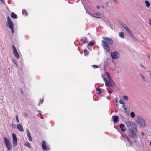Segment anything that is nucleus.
<instances>
[{
	"instance_id": "1",
	"label": "nucleus",
	"mask_w": 151,
	"mask_h": 151,
	"mask_svg": "<svg viewBox=\"0 0 151 151\" xmlns=\"http://www.w3.org/2000/svg\"><path fill=\"white\" fill-rule=\"evenodd\" d=\"M103 40L101 41V45L105 51L109 52L110 48L109 44H112L113 41L111 38L106 37H103Z\"/></svg>"
},
{
	"instance_id": "2",
	"label": "nucleus",
	"mask_w": 151,
	"mask_h": 151,
	"mask_svg": "<svg viewBox=\"0 0 151 151\" xmlns=\"http://www.w3.org/2000/svg\"><path fill=\"white\" fill-rule=\"evenodd\" d=\"M126 124L129 130L136 129V126L135 124L132 122L129 121H127L126 122Z\"/></svg>"
},
{
	"instance_id": "3",
	"label": "nucleus",
	"mask_w": 151,
	"mask_h": 151,
	"mask_svg": "<svg viewBox=\"0 0 151 151\" xmlns=\"http://www.w3.org/2000/svg\"><path fill=\"white\" fill-rule=\"evenodd\" d=\"M7 26L11 29L12 33L14 32V24L13 22L10 20L9 17H7V21L6 23Z\"/></svg>"
},
{
	"instance_id": "4",
	"label": "nucleus",
	"mask_w": 151,
	"mask_h": 151,
	"mask_svg": "<svg viewBox=\"0 0 151 151\" xmlns=\"http://www.w3.org/2000/svg\"><path fill=\"white\" fill-rule=\"evenodd\" d=\"M121 25L128 32L131 36L132 37L133 39H134V35L133 34L132 32H131L130 29L123 22H121L120 23Z\"/></svg>"
},
{
	"instance_id": "5",
	"label": "nucleus",
	"mask_w": 151,
	"mask_h": 151,
	"mask_svg": "<svg viewBox=\"0 0 151 151\" xmlns=\"http://www.w3.org/2000/svg\"><path fill=\"white\" fill-rule=\"evenodd\" d=\"M4 141L7 149L10 150L12 149V145L9 139L6 137H4Z\"/></svg>"
},
{
	"instance_id": "6",
	"label": "nucleus",
	"mask_w": 151,
	"mask_h": 151,
	"mask_svg": "<svg viewBox=\"0 0 151 151\" xmlns=\"http://www.w3.org/2000/svg\"><path fill=\"white\" fill-rule=\"evenodd\" d=\"M137 123L142 127H146V123L145 122L144 119L139 117V118L137 120Z\"/></svg>"
},
{
	"instance_id": "7",
	"label": "nucleus",
	"mask_w": 151,
	"mask_h": 151,
	"mask_svg": "<svg viewBox=\"0 0 151 151\" xmlns=\"http://www.w3.org/2000/svg\"><path fill=\"white\" fill-rule=\"evenodd\" d=\"M13 49V53L16 58L17 59H18L19 57V54L17 51L16 47L14 45H13L12 46Z\"/></svg>"
},
{
	"instance_id": "8",
	"label": "nucleus",
	"mask_w": 151,
	"mask_h": 151,
	"mask_svg": "<svg viewBox=\"0 0 151 151\" xmlns=\"http://www.w3.org/2000/svg\"><path fill=\"white\" fill-rule=\"evenodd\" d=\"M118 52L116 51H115L114 52L111 53V55L113 59H117L118 58Z\"/></svg>"
},
{
	"instance_id": "9",
	"label": "nucleus",
	"mask_w": 151,
	"mask_h": 151,
	"mask_svg": "<svg viewBox=\"0 0 151 151\" xmlns=\"http://www.w3.org/2000/svg\"><path fill=\"white\" fill-rule=\"evenodd\" d=\"M134 129H133L129 130L130 132L131 133L130 136L132 138L136 139H137V137L135 133L134 132Z\"/></svg>"
},
{
	"instance_id": "10",
	"label": "nucleus",
	"mask_w": 151,
	"mask_h": 151,
	"mask_svg": "<svg viewBox=\"0 0 151 151\" xmlns=\"http://www.w3.org/2000/svg\"><path fill=\"white\" fill-rule=\"evenodd\" d=\"M26 132L27 135L28 140L30 141H32V139L31 137V134L30 133L28 129H26Z\"/></svg>"
},
{
	"instance_id": "11",
	"label": "nucleus",
	"mask_w": 151,
	"mask_h": 151,
	"mask_svg": "<svg viewBox=\"0 0 151 151\" xmlns=\"http://www.w3.org/2000/svg\"><path fill=\"white\" fill-rule=\"evenodd\" d=\"M112 82V81H107L105 83V84L108 86L110 87H112L113 86V85L111 83Z\"/></svg>"
},
{
	"instance_id": "12",
	"label": "nucleus",
	"mask_w": 151,
	"mask_h": 151,
	"mask_svg": "<svg viewBox=\"0 0 151 151\" xmlns=\"http://www.w3.org/2000/svg\"><path fill=\"white\" fill-rule=\"evenodd\" d=\"M125 126L123 124H120L119 125V127L121 129V131L122 132H124L126 131V129L124 128Z\"/></svg>"
},
{
	"instance_id": "13",
	"label": "nucleus",
	"mask_w": 151,
	"mask_h": 151,
	"mask_svg": "<svg viewBox=\"0 0 151 151\" xmlns=\"http://www.w3.org/2000/svg\"><path fill=\"white\" fill-rule=\"evenodd\" d=\"M92 16L95 18H100L101 17V14L99 12H97L94 14V15H92Z\"/></svg>"
},
{
	"instance_id": "14",
	"label": "nucleus",
	"mask_w": 151,
	"mask_h": 151,
	"mask_svg": "<svg viewBox=\"0 0 151 151\" xmlns=\"http://www.w3.org/2000/svg\"><path fill=\"white\" fill-rule=\"evenodd\" d=\"M42 147L43 150H45L46 149L47 146L45 141H43L42 143Z\"/></svg>"
},
{
	"instance_id": "15",
	"label": "nucleus",
	"mask_w": 151,
	"mask_h": 151,
	"mask_svg": "<svg viewBox=\"0 0 151 151\" xmlns=\"http://www.w3.org/2000/svg\"><path fill=\"white\" fill-rule=\"evenodd\" d=\"M17 129L21 132L23 131V129L22 126L20 124H18L17 125Z\"/></svg>"
},
{
	"instance_id": "16",
	"label": "nucleus",
	"mask_w": 151,
	"mask_h": 151,
	"mask_svg": "<svg viewBox=\"0 0 151 151\" xmlns=\"http://www.w3.org/2000/svg\"><path fill=\"white\" fill-rule=\"evenodd\" d=\"M112 119L114 123H116L118 121V117L116 116H113Z\"/></svg>"
},
{
	"instance_id": "17",
	"label": "nucleus",
	"mask_w": 151,
	"mask_h": 151,
	"mask_svg": "<svg viewBox=\"0 0 151 151\" xmlns=\"http://www.w3.org/2000/svg\"><path fill=\"white\" fill-rule=\"evenodd\" d=\"M126 140H127L128 141V143H129L130 144H131V142L130 141L128 137H127V136L126 135H123L122 136Z\"/></svg>"
},
{
	"instance_id": "18",
	"label": "nucleus",
	"mask_w": 151,
	"mask_h": 151,
	"mask_svg": "<svg viewBox=\"0 0 151 151\" xmlns=\"http://www.w3.org/2000/svg\"><path fill=\"white\" fill-rule=\"evenodd\" d=\"M11 17L13 19H17L18 17L17 15L14 13H12L11 15Z\"/></svg>"
},
{
	"instance_id": "19",
	"label": "nucleus",
	"mask_w": 151,
	"mask_h": 151,
	"mask_svg": "<svg viewBox=\"0 0 151 151\" xmlns=\"http://www.w3.org/2000/svg\"><path fill=\"white\" fill-rule=\"evenodd\" d=\"M81 41L83 44L86 43L87 42V40L86 38H84L81 40Z\"/></svg>"
},
{
	"instance_id": "20",
	"label": "nucleus",
	"mask_w": 151,
	"mask_h": 151,
	"mask_svg": "<svg viewBox=\"0 0 151 151\" xmlns=\"http://www.w3.org/2000/svg\"><path fill=\"white\" fill-rule=\"evenodd\" d=\"M25 145L29 148H31V147L30 144L28 141H27L25 143Z\"/></svg>"
},
{
	"instance_id": "21",
	"label": "nucleus",
	"mask_w": 151,
	"mask_h": 151,
	"mask_svg": "<svg viewBox=\"0 0 151 151\" xmlns=\"http://www.w3.org/2000/svg\"><path fill=\"white\" fill-rule=\"evenodd\" d=\"M84 55L86 56H87L89 53L88 51L86 49H85L83 51Z\"/></svg>"
},
{
	"instance_id": "22",
	"label": "nucleus",
	"mask_w": 151,
	"mask_h": 151,
	"mask_svg": "<svg viewBox=\"0 0 151 151\" xmlns=\"http://www.w3.org/2000/svg\"><path fill=\"white\" fill-rule=\"evenodd\" d=\"M13 145L14 146H16L17 145V139L13 140Z\"/></svg>"
},
{
	"instance_id": "23",
	"label": "nucleus",
	"mask_w": 151,
	"mask_h": 151,
	"mask_svg": "<svg viewBox=\"0 0 151 151\" xmlns=\"http://www.w3.org/2000/svg\"><path fill=\"white\" fill-rule=\"evenodd\" d=\"M124 33L121 32L119 33V36L121 38H124Z\"/></svg>"
},
{
	"instance_id": "24",
	"label": "nucleus",
	"mask_w": 151,
	"mask_h": 151,
	"mask_svg": "<svg viewBox=\"0 0 151 151\" xmlns=\"http://www.w3.org/2000/svg\"><path fill=\"white\" fill-rule=\"evenodd\" d=\"M119 101L120 104H122L124 106H125V103L122 100H120Z\"/></svg>"
},
{
	"instance_id": "25",
	"label": "nucleus",
	"mask_w": 151,
	"mask_h": 151,
	"mask_svg": "<svg viewBox=\"0 0 151 151\" xmlns=\"http://www.w3.org/2000/svg\"><path fill=\"white\" fill-rule=\"evenodd\" d=\"M145 4H146L147 7H149L150 6V4L149 1H146L145 2Z\"/></svg>"
},
{
	"instance_id": "26",
	"label": "nucleus",
	"mask_w": 151,
	"mask_h": 151,
	"mask_svg": "<svg viewBox=\"0 0 151 151\" xmlns=\"http://www.w3.org/2000/svg\"><path fill=\"white\" fill-rule=\"evenodd\" d=\"M130 116L132 118H134L135 116V114L133 112H132L130 113Z\"/></svg>"
},
{
	"instance_id": "27",
	"label": "nucleus",
	"mask_w": 151,
	"mask_h": 151,
	"mask_svg": "<svg viewBox=\"0 0 151 151\" xmlns=\"http://www.w3.org/2000/svg\"><path fill=\"white\" fill-rule=\"evenodd\" d=\"M12 136L13 140L17 139L16 135L15 133H13L12 134Z\"/></svg>"
},
{
	"instance_id": "28",
	"label": "nucleus",
	"mask_w": 151,
	"mask_h": 151,
	"mask_svg": "<svg viewBox=\"0 0 151 151\" xmlns=\"http://www.w3.org/2000/svg\"><path fill=\"white\" fill-rule=\"evenodd\" d=\"M94 45V43L91 42L90 41L89 44H88V46H93Z\"/></svg>"
},
{
	"instance_id": "29",
	"label": "nucleus",
	"mask_w": 151,
	"mask_h": 151,
	"mask_svg": "<svg viewBox=\"0 0 151 151\" xmlns=\"http://www.w3.org/2000/svg\"><path fill=\"white\" fill-rule=\"evenodd\" d=\"M123 98L125 101H127L128 100V97L127 96H123Z\"/></svg>"
},
{
	"instance_id": "30",
	"label": "nucleus",
	"mask_w": 151,
	"mask_h": 151,
	"mask_svg": "<svg viewBox=\"0 0 151 151\" xmlns=\"http://www.w3.org/2000/svg\"><path fill=\"white\" fill-rule=\"evenodd\" d=\"M140 75L142 77V79L144 81H145V78L144 77L142 74H140Z\"/></svg>"
},
{
	"instance_id": "31",
	"label": "nucleus",
	"mask_w": 151,
	"mask_h": 151,
	"mask_svg": "<svg viewBox=\"0 0 151 151\" xmlns=\"http://www.w3.org/2000/svg\"><path fill=\"white\" fill-rule=\"evenodd\" d=\"M16 120L18 122H19V120L18 119V116L17 115L16 116Z\"/></svg>"
},
{
	"instance_id": "32",
	"label": "nucleus",
	"mask_w": 151,
	"mask_h": 151,
	"mask_svg": "<svg viewBox=\"0 0 151 151\" xmlns=\"http://www.w3.org/2000/svg\"><path fill=\"white\" fill-rule=\"evenodd\" d=\"M93 67L94 68H99V66L98 65H93Z\"/></svg>"
},
{
	"instance_id": "33",
	"label": "nucleus",
	"mask_w": 151,
	"mask_h": 151,
	"mask_svg": "<svg viewBox=\"0 0 151 151\" xmlns=\"http://www.w3.org/2000/svg\"><path fill=\"white\" fill-rule=\"evenodd\" d=\"M106 75L107 76V78H108L109 76H110L109 74V73L108 72H106Z\"/></svg>"
},
{
	"instance_id": "34",
	"label": "nucleus",
	"mask_w": 151,
	"mask_h": 151,
	"mask_svg": "<svg viewBox=\"0 0 151 151\" xmlns=\"http://www.w3.org/2000/svg\"><path fill=\"white\" fill-rule=\"evenodd\" d=\"M24 12H25V14L26 15H27V12H26L25 11V10H22V12L23 13V14H24Z\"/></svg>"
},
{
	"instance_id": "35",
	"label": "nucleus",
	"mask_w": 151,
	"mask_h": 151,
	"mask_svg": "<svg viewBox=\"0 0 151 151\" xmlns=\"http://www.w3.org/2000/svg\"><path fill=\"white\" fill-rule=\"evenodd\" d=\"M109 81H112V80L111 79L110 76H109L108 78H107Z\"/></svg>"
},
{
	"instance_id": "36",
	"label": "nucleus",
	"mask_w": 151,
	"mask_h": 151,
	"mask_svg": "<svg viewBox=\"0 0 151 151\" xmlns=\"http://www.w3.org/2000/svg\"><path fill=\"white\" fill-rule=\"evenodd\" d=\"M103 79L104 80V81L105 82V83L106 82L108 81L107 80V79L106 78H105V77H103Z\"/></svg>"
},
{
	"instance_id": "37",
	"label": "nucleus",
	"mask_w": 151,
	"mask_h": 151,
	"mask_svg": "<svg viewBox=\"0 0 151 151\" xmlns=\"http://www.w3.org/2000/svg\"><path fill=\"white\" fill-rule=\"evenodd\" d=\"M24 115L25 117H27V116L28 115L26 113H24Z\"/></svg>"
},
{
	"instance_id": "38",
	"label": "nucleus",
	"mask_w": 151,
	"mask_h": 151,
	"mask_svg": "<svg viewBox=\"0 0 151 151\" xmlns=\"http://www.w3.org/2000/svg\"><path fill=\"white\" fill-rule=\"evenodd\" d=\"M14 63L16 65H17V62L15 60L14 61Z\"/></svg>"
},
{
	"instance_id": "39",
	"label": "nucleus",
	"mask_w": 151,
	"mask_h": 151,
	"mask_svg": "<svg viewBox=\"0 0 151 151\" xmlns=\"http://www.w3.org/2000/svg\"><path fill=\"white\" fill-rule=\"evenodd\" d=\"M1 2L3 4H4V0H0Z\"/></svg>"
},
{
	"instance_id": "40",
	"label": "nucleus",
	"mask_w": 151,
	"mask_h": 151,
	"mask_svg": "<svg viewBox=\"0 0 151 151\" xmlns=\"http://www.w3.org/2000/svg\"><path fill=\"white\" fill-rule=\"evenodd\" d=\"M20 92L22 94L23 93V91L22 89H21L20 90Z\"/></svg>"
},
{
	"instance_id": "41",
	"label": "nucleus",
	"mask_w": 151,
	"mask_h": 151,
	"mask_svg": "<svg viewBox=\"0 0 151 151\" xmlns=\"http://www.w3.org/2000/svg\"><path fill=\"white\" fill-rule=\"evenodd\" d=\"M101 90L100 89V90H99V91H98V93L99 94H101Z\"/></svg>"
},
{
	"instance_id": "42",
	"label": "nucleus",
	"mask_w": 151,
	"mask_h": 151,
	"mask_svg": "<svg viewBox=\"0 0 151 151\" xmlns=\"http://www.w3.org/2000/svg\"><path fill=\"white\" fill-rule=\"evenodd\" d=\"M149 23L151 26V20L150 19H149Z\"/></svg>"
},
{
	"instance_id": "43",
	"label": "nucleus",
	"mask_w": 151,
	"mask_h": 151,
	"mask_svg": "<svg viewBox=\"0 0 151 151\" xmlns=\"http://www.w3.org/2000/svg\"><path fill=\"white\" fill-rule=\"evenodd\" d=\"M115 3H117V1L116 0H113Z\"/></svg>"
},
{
	"instance_id": "44",
	"label": "nucleus",
	"mask_w": 151,
	"mask_h": 151,
	"mask_svg": "<svg viewBox=\"0 0 151 151\" xmlns=\"http://www.w3.org/2000/svg\"><path fill=\"white\" fill-rule=\"evenodd\" d=\"M100 90V89H99V88H96V91H99V90Z\"/></svg>"
},
{
	"instance_id": "45",
	"label": "nucleus",
	"mask_w": 151,
	"mask_h": 151,
	"mask_svg": "<svg viewBox=\"0 0 151 151\" xmlns=\"http://www.w3.org/2000/svg\"><path fill=\"white\" fill-rule=\"evenodd\" d=\"M96 7L97 9H99L100 8V6H97Z\"/></svg>"
},
{
	"instance_id": "46",
	"label": "nucleus",
	"mask_w": 151,
	"mask_h": 151,
	"mask_svg": "<svg viewBox=\"0 0 151 151\" xmlns=\"http://www.w3.org/2000/svg\"><path fill=\"white\" fill-rule=\"evenodd\" d=\"M43 99H42L41 100V104H42L43 103Z\"/></svg>"
},
{
	"instance_id": "47",
	"label": "nucleus",
	"mask_w": 151,
	"mask_h": 151,
	"mask_svg": "<svg viewBox=\"0 0 151 151\" xmlns=\"http://www.w3.org/2000/svg\"><path fill=\"white\" fill-rule=\"evenodd\" d=\"M145 134L144 132H142V135H145Z\"/></svg>"
},
{
	"instance_id": "48",
	"label": "nucleus",
	"mask_w": 151,
	"mask_h": 151,
	"mask_svg": "<svg viewBox=\"0 0 151 151\" xmlns=\"http://www.w3.org/2000/svg\"><path fill=\"white\" fill-rule=\"evenodd\" d=\"M115 102H116V103H117L118 102V101H117V99H115Z\"/></svg>"
},
{
	"instance_id": "49",
	"label": "nucleus",
	"mask_w": 151,
	"mask_h": 151,
	"mask_svg": "<svg viewBox=\"0 0 151 151\" xmlns=\"http://www.w3.org/2000/svg\"><path fill=\"white\" fill-rule=\"evenodd\" d=\"M141 67H144H144H143V65H142V64L141 65Z\"/></svg>"
},
{
	"instance_id": "50",
	"label": "nucleus",
	"mask_w": 151,
	"mask_h": 151,
	"mask_svg": "<svg viewBox=\"0 0 151 151\" xmlns=\"http://www.w3.org/2000/svg\"><path fill=\"white\" fill-rule=\"evenodd\" d=\"M150 145L151 146V142H150Z\"/></svg>"
},
{
	"instance_id": "51",
	"label": "nucleus",
	"mask_w": 151,
	"mask_h": 151,
	"mask_svg": "<svg viewBox=\"0 0 151 151\" xmlns=\"http://www.w3.org/2000/svg\"><path fill=\"white\" fill-rule=\"evenodd\" d=\"M135 142H137V141H136V140H135Z\"/></svg>"
},
{
	"instance_id": "52",
	"label": "nucleus",
	"mask_w": 151,
	"mask_h": 151,
	"mask_svg": "<svg viewBox=\"0 0 151 151\" xmlns=\"http://www.w3.org/2000/svg\"><path fill=\"white\" fill-rule=\"evenodd\" d=\"M148 57L149 58H150V56L149 55H148Z\"/></svg>"
}]
</instances>
